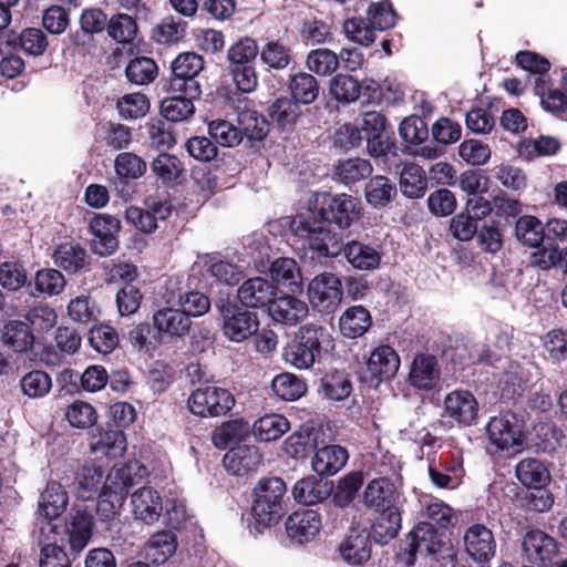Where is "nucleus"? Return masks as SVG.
<instances>
[{
	"mask_svg": "<svg viewBox=\"0 0 567 567\" xmlns=\"http://www.w3.org/2000/svg\"><path fill=\"white\" fill-rule=\"evenodd\" d=\"M333 348L334 340L326 328L307 324L300 328L295 340L285 347L282 357L289 365L306 370Z\"/></svg>",
	"mask_w": 567,
	"mask_h": 567,
	"instance_id": "1",
	"label": "nucleus"
},
{
	"mask_svg": "<svg viewBox=\"0 0 567 567\" xmlns=\"http://www.w3.org/2000/svg\"><path fill=\"white\" fill-rule=\"evenodd\" d=\"M287 487L280 477L259 481L254 491L252 518L257 529L277 524L284 516V497Z\"/></svg>",
	"mask_w": 567,
	"mask_h": 567,
	"instance_id": "2",
	"label": "nucleus"
},
{
	"mask_svg": "<svg viewBox=\"0 0 567 567\" xmlns=\"http://www.w3.org/2000/svg\"><path fill=\"white\" fill-rule=\"evenodd\" d=\"M220 315L223 336L230 342L241 343L255 336L259 330L256 312L243 309L233 303H216Z\"/></svg>",
	"mask_w": 567,
	"mask_h": 567,
	"instance_id": "3",
	"label": "nucleus"
},
{
	"mask_svg": "<svg viewBox=\"0 0 567 567\" xmlns=\"http://www.w3.org/2000/svg\"><path fill=\"white\" fill-rule=\"evenodd\" d=\"M235 404L234 395L224 388L205 386L194 390L188 400V410L198 416H219L226 414Z\"/></svg>",
	"mask_w": 567,
	"mask_h": 567,
	"instance_id": "4",
	"label": "nucleus"
},
{
	"mask_svg": "<svg viewBox=\"0 0 567 567\" xmlns=\"http://www.w3.org/2000/svg\"><path fill=\"white\" fill-rule=\"evenodd\" d=\"M316 203L321 205V217L324 221L333 223L340 228H349L360 216L361 207L357 198L348 194L316 195Z\"/></svg>",
	"mask_w": 567,
	"mask_h": 567,
	"instance_id": "5",
	"label": "nucleus"
},
{
	"mask_svg": "<svg viewBox=\"0 0 567 567\" xmlns=\"http://www.w3.org/2000/svg\"><path fill=\"white\" fill-rule=\"evenodd\" d=\"M343 296L341 279L332 272H322L310 280L307 297L310 305L320 312H332Z\"/></svg>",
	"mask_w": 567,
	"mask_h": 567,
	"instance_id": "6",
	"label": "nucleus"
},
{
	"mask_svg": "<svg viewBox=\"0 0 567 567\" xmlns=\"http://www.w3.org/2000/svg\"><path fill=\"white\" fill-rule=\"evenodd\" d=\"M489 442L498 450H519L523 445V426L513 413L494 416L486 426Z\"/></svg>",
	"mask_w": 567,
	"mask_h": 567,
	"instance_id": "7",
	"label": "nucleus"
},
{
	"mask_svg": "<svg viewBox=\"0 0 567 567\" xmlns=\"http://www.w3.org/2000/svg\"><path fill=\"white\" fill-rule=\"evenodd\" d=\"M302 230L310 250L318 257L334 258L342 252V237L333 231L324 221H301Z\"/></svg>",
	"mask_w": 567,
	"mask_h": 567,
	"instance_id": "8",
	"label": "nucleus"
},
{
	"mask_svg": "<svg viewBox=\"0 0 567 567\" xmlns=\"http://www.w3.org/2000/svg\"><path fill=\"white\" fill-rule=\"evenodd\" d=\"M131 514L135 520L153 526L163 516L164 502L161 492L143 486L131 494Z\"/></svg>",
	"mask_w": 567,
	"mask_h": 567,
	"instance_id": "9",
	"label": "nucleus"
},
{
	"mask_svg": "<svg viewBox=\"0 0 567 567\" xmlns=\"http://www.w3.org/2000/svg\"><path fill=\"white\" fill-rule=\"evenodd\" d=\"M120 220L111 215H95L89 229L92 234V250L100 256L113 255L118 247L117 233L120 231Z\"/></svg>",
	"mask_w": 567,
	"mask_h": 567,
	"instance_id": "10",
	"label": "nucleus"
},
{
	"mask_svg": "<svg viewBox=\"0 0 567 567\" xmlns=\"http://www.w3.org/2000/svg\"><path fill=\"white\" fill-rule=\"evenodd\" d=\"M478 415V403L475 396L466 390H455L444 399L442 416L452 422L470 426Z\"/></svg>",
	"mask_w": 567,
	"mask_h": 567,
	"instance_id": "11",
	"label": "nucleus"
},
{
	"mask_svg": "<svg viewBox=\"0 0 567 567\" xmlns=\"http://www.w3.org/2000/svg\"><path fill=\"white\" fill-rule=\"evenodd\" d=\"M203 58L194 52L179 54L172 63V71L175 80L172 85L184 90L186 94L195 97L199 95V84L195 81L196 75L203 70Z\"/></svg>",
	"mask_w": 567,
	"mask_h": 567,
	"instance_id": "12",
	"label": "nucleus"
},
{
	"mask_svg": "<svg viewBox=\"0 0 567 567\" xmlns=\"http://www.w3.org/2000/svg\"><path fill=\"white\" fill-rule=\"evenodd\" d=\"M152 323L163 338L179 339L187 336L192 328V320L179 308L162 307L154 311Z\"/></svg>",
	"mask_w": 567,
	"mask_h": 567,
	"instance_id": "13",
	"label": "nucleus"
},
{
	"mask_svg": "<svg viewBox=\"0 0 567 567\" xmlns=\"http://www.w3.org/2000/svg\"><path fill=\"white\" fill-rule=\"evenodd\" d=\"M525 558L533 565H545L558 553V544L548 534L540 529L527 532L522 540Z\"/></svg>",
	"mask_w": 567,
	"mask_h": 567,
	"instance_id": "14",
	"label": "nucleus"
},
{
	"mask_svg": "<svg viewBox=\"0 0 567 567\" xmlns=\"http://www.w3.org/2000/svg\"><path fill=\"white\" fill-rule=\"evenodd\" d=\"M465 551L475 561L482 564L494 557L496 542L489 528L482 524L472 525L463 537Z\"/></svg>",
	"mask_w": 567,
	"mask_h": 567,
	"instance_id": "15",
	"label": "nucleus"
},
{
	"mask_svg": "<svg viewBox=\"0 0 567 567\" xmlns=\"http://www.w3.org/2000/svg\"><path fill=\"white\" fill-rule=\"evenodd\" d=\"M400 368V358L390 346L375 348L367 360V371L377 385L392 379Z\"/></svg>",
	"mask_w": 567,
	"mask_h": 567,
	"instance_id": "16",
	"label": "nucleus"
},
{
	"mask_svg": "<svg viewBox=\"0 0 567 567\" xmlns=\"http://www.w3.org/2000/svg\"><path fill=\"white\" fill-rule=\"evenodd\" d=\"M321 516L313 509L295 512L286 522L288 536L299 544L313 540L321 529Z\"/></svg>",
	"mask_w": 567,
	"mask_h": 567,
	"instance_id": "17",
	"label": "nucleus"
},
{
	"mask_svg": "<svg viewBox=\"0 0 567 567\" xmlns=\"http://www.w3.org/2000/svg\"><path fill=\"white\" fill-rule=\"evenodd\" d=\"M411 544L405 564H412L414 557L419 554L427 556L437 553L442 547V539L432 524L426 522L419 523L410 533Z\"/></svg>",
	"mask_w": 567,
	"mask_h": 567,
	"instance_id": "18",
	"label": "nucleus"
},
{
	"mask_svg": "<svg viewBox=\"0 0 567 567\" xmlns=\"http://www.w3.org/2000/svg\"><path fill=\"white\" fill-rule=\"evenodd\" d=\"M276 296V286L261 277L246 280L238 288L237 297L248 308L270 306Z\"/></svg>",
	"mask_w": 567,
	"mask_h": 567,
	"instance_id": "19",
	"label": "nucleus"
},
{
	"mask_svg": "<svg viewBox=\"0 0 567 567\" xmlns=\"http://www.w3.org/2000/svg\"><path fill=\"white\" fill-rule=\"evenodd\" d=\"M400 493L395 485L385 477L372 480L363 493V503L375 511L398 506Z\"/></svg>",
	"mask_w": 567,
	"mask_h": 567,
	"instance_id": "20",
	"label": "nucleus"
},
{
	"mask_svg": "<svg viewBox=\"0 0 567 567\" xmlns=\"http://www.w3.org/2000/svg\"><path fill=\"white\" fill-rule=\"evenodd\" d=\"M342 559L352 566H360L369 560L371 555L370 534L365 529L353 528L340 544Z\"/></svg>",
	"mask_w": 567,
	"mask_h": 567,
	"instance_id": "21",
	"label": "nucleus"
},
{
	"mask_svg": "<svg viewBox=\"0 0 567 567\" xmlns=\"http://www.w3.org/2000/svg\"><path fill=\"white\" fill-rule=\"evenodd\" d=\"M269 316L277 322L296 326L307 318L308 305L295 296L274 298L268 308Z\"/></svg>",
	"mask_w": 567,
	"mask_h": 567,
	"instance_id": "22",
	"label": "nucleus"
},
{
	"mask_svg": "<svg viewBox=\"0 0 567 567\" xmlns=\"http://www.w3.org/2000/svg\"><path fill=\"white\" fill-rule=\"evenodd\" d=\"M177 540L173 533L162 530L153 534L142 548L141 556L145 564L161 565L176 551Z\"/></svg>",
	"mask_w": 567,
	"mask_h": 567,
	"instance_id": "23",
	"label": "nucleus"
},
{
	"mask_svg": "<svg viewBox=\"0 0 567 567\" xmlns=\"http://www.w3.org/2000/svg\"><path fill=\"white\" fill-rule=\"evenodd\" d=\"M262 456L255 445H243L231 449L224 456V466L235 475H246L257 471Z\"/></svg>",
	"mask_w": 567,
	"mask_h": 567,
	"instance_id": "24",
	"label": "nucleus"
},
{
	"mask_svg": "<svg viewBox=\"0 0 567 567\" xmlns=\"http://www.w3.org/2000/svg\"><path fill=\"white\" fill-rule=\"evenodd\" d=\"M441 370L436 359L430 354H419L414 358L409 380L414 388L431 390L440 381Z\"/></svg>",
	"mask_w": 567,
	"mask_h": 567,
	"instance_id": "25",
	"label": "nucleus"
},
{
	"mask_svg": "<svg viewBox=\"0 0 567 567\" xmlns=\"http://www.w3.org/2000/svg\"><path fill=\"white\" fill-rule=\"evenodd\" d=\"M348 452L339 445H326L318 449L311 458L312 470L320 476L337 474L348 461Z\"/></svg>",
	"mask_w": 567,
	"mask_h": 567,
	"instance_id": "26",
	"label": "nucleus"
},
{
	"mask_svg": "<svg viewBox=\"0 0 567 567\" xmlns=\"http://www.w3.org/2000/svg\"><path fill=\"white\" fill-rule=\"evenodd\" d=\"M69 504V496L64 487L58 482H50L39 498V513L52 520L64 513Z\"/></svg>",
	"mask_w": 567,
	"mask_h": 567,
	"instance_id": "27",
	"label": "nucleus"
},
{
	"mask_svg": "<svg viewBox=\"0 0 567 567\" xmlns=\"http://www.w3.org/2000/svg\"><path fill=\"white\" fill-rule=\"evenodd\" d=\"M519 483L527 488L540 489L550 481L546 465L538 458L527 457L519 461L515 467Z\"/></svg>",
	"mask_w": 567,
	"mask_h": 567,
	"instance_id": "28",
	"label": "nucleus"
},
{
	"mask_svg": "<svg viewBox=\"0 0 567 567\" xmlns=\"http://www.w3.org/2000/svg\"><path fill=\"white\" fill-rule=\"evenodd\" d=\"M331 491V485L328 482L316 476H308L295 484L292 495L300 504L315 505L324 501Z\"/></svg>",
	"mask_w": 567,
	"mask_h": 567,
	"instance_id": "29",
	"label": "nucleus"
},
{
	"mask_svg": "<svg viewBox=\"0 0 567 567\" xmlns=\"http://www.w3.org/2000/svg\"><path fill=\"white\" fill-rule=\"evenodd\" d=\"M347 261L358 270H374L381 261L380 252L369 245L352 240L343 245Z\"/></svg>",
	"mask_w": 567,
	"mask_h": 567,
	"instance_id": "30",
	"label": "nucleus"
},
{
	"mask_svg": "<svg viewBox=\"0 0 567 567\" xmlns=\"http://www.w3.org/2000/svg\"><path fill=\"white\" fill-rule=\"evenodd\" d=\"M427 181L424 169L414 163H404L400 172V188L409 198H420L425 194Z\"/></svg>",
	"mask_w": 567,
	"mask_h": 567,
	"instance_id": "31",
	"label": "nucleus"
},
{
	"mask_svg": "<svg viewBox=\"0 0 567 567\" xmlns=\"http://www.w3.org/2000/svg\"><path fill=\"white\" fill-rule=\"evenodd\" d=\"M401 513L398 506L380 509L372 526V535L378 543L385 544L393 539L401 529Z\"/></svg>",
	"mask_w": 567,
	"mask_h": 567,
	"instance_id": "32",
	"label": "nucleus"
},
{
	"mask_svg": "<svg viewBox=\"0 0 567 567\" xmlns=\"http://www.w3.org/2000/svg\"><path fill=\"white\" fill-rule=\"evenodd\" d=\"M290 429L289 421L281 414H266L252 424V433L261 442L280 439Z\"/></svg>",
	"mask_w": 567,
	"mask_h": 567,
	"instance_id": "33",
	"label": "nucleus"
},
{
	"mask_svg": "<svg viewBox=\"0 0 567 567\" xmlns=\"http://www.w3.org/2000/svg\"><path fill=\"white\" fill-rule=\"evenodd\" d=\"M340 331L348 338H358L371 326L369 311L362 306H353L347 309L339 320Z\"/></svg>",
	"mask_w": 567,
	"mask_h": 567,
	"instance_id": "34",
	"label": "nucleus"
},
{
	"mask_svg": "<svg viewBox=\"0 0 567 567\" xmlns=\"http://www.w3.org/2000/svg\"><path fill=\"white\" fill-rule=\"evenodd\" d=\"M2 341L12 351L24 353L32 348L34 338L27 323L12 320L3 328Z\"/></svg>",
	"mask_w": 567,
	"mask_h": 567,
	"instance_id": "35",
	"label": "nucleus"
},
{
	"mask_svg": "<svg viewBox=\"0 0 567 567\" xmlns=\"http://www.w3.org/2000/svg\"><path fill=\"white\" fill-rule=\"evenodd\" d=\"M145 470L137 463L132 462L122 466H114L107 474L104 485L126 497L128 488L136 484L138 472Z\"/></svg>",
	"mask_w": 567,
	"mask_h": 567,
	"instance_id": "36",
	"label": "nucleus"
},
{
	"mask_svg": "<svg viewBox=\"0 0 567 567\" xmlns=\"http://www.w3.org/2000/svg\"><path fill=\"white\" fill-rule=\"evenodd\" d=\"M54 264L68 272L75 274L86 264V251L79 244L68 241L59 245L53 254Z\"/></svg>",
	"mask_w": 567,
	"mask_h": 567,
	"instance_id": "37",
	"label": "nucleus"
},
{
	"mask_svg": "<svg viewBox=\"0 0 567 567\" xmlns=\"http://www.w3.org/2000/svg\"><path fill=\"white\" fill-rule=\"evenodd\" d=\"M90 446L95 454L115 458L125 452L126 439L120 430H105L99 433Z\"/></svg>",
	"mask_w": 567,
	"mask_h": 567,
	"instance_id": "38",
	"label": "nucleus"
},
{
	"mask_svg": "<svg viewBox=\"0 0 567 567\" xmlns=\"http://www.w3.org/2000/svg\"><path fill=\"white\" fill-rule=\"evenodd\" d=\"M103 482V472L95 465L82 466L75 476L74 486L76 495L83 501L94 497L100 491Z\"/></svg>",
	"mask_w": 567,
	"mask_h": 567,
	"instance_id": "39",
	"label": "nucleus"
},
{
	"mask_svg": "<svg viewBox=\"0 0 567 567\" xmlns=\"http://www.w3.org/2000/svg\"><path fill=\"white\" fill-rule=\"evenodd\" d=\"M372 166L369 161L363 158H349L339 162L334 167V179L346 185H351L370 176Z\"/></svg>",
	"mask_w": 567,
	"mask_h": 567,
	"instance_id": "40",
	"label": "nucleus"
},
{
	"mask_svg": "<svg viewBox=\"0 0 567 567\" xmlns=\"http://www.w3.org/2000/svg\"><path fill=\"white\" fill-rule=\"evenodd\" d=\"M364 193L371 206L383 207L393 199L396 189L388 177L378 175L367 183Z\"/></svg>",
	"mask_w": 567,
	"mask_h": 567,
	"instance_id": "41",
	"label": "nucleus"
},
{
	"mask_svg": "<svg viewBox=\"0 0 567 567\" xmlns=\"http://www.w3.org/2000/svg\"><path fill=\"white\" fill-rule=\"evenodd\" d=\"M515 234L520 243L532 248H538L544 241V226L538 218L530 215L518 218Z\"/></svg>",
	"mask_w": 567,
	"mask_h": 567,
	"instance_id": "42",
	"label": "nucleus"
},
{
	"mask_svg": "<svg viewBox=\"0 0 567 567\" xmlns=\"http://www.w3.org/2000/svg\"><path fill=\"white\" fill-rule=\"evenodd\" d=\"M272 391L285 401H295L301 398L306 391V383L292 373H280L271 382Z\"/></svg>",
	"mask_w": 567,
	"mask_h": 567,
	"instance_id": "43",
	"label": "nucleus"
},
{
	"mask_svg": "<svg viewBox=\"0 0 567 567\" xmlns=\"http://www.w3.org/2000/svg\"><path fill=\"white\" fill-rule=\"evenodd\" d=\"M306 65L310 72L319 76H328L339 68V58L329 49H315L308 53Z\"/></svg>",
	"mask_w": 567,
	"mask_h": 567,
	"instance_id": "44",
	"label": "nucleus"
},
{
	"mask_svg": "<svg viewBox=\"0 0 567 567\" xmlns=\"http://www.w3.org/2000/svg\"><path fill=\"white\" fill-rule=\"evenodd\" d=\"M248 430L249 425L244 420H231L214 430L212 441L217 449L225 450L244 437Z\"/></svg>",
	"mask_w": 567,
	"mask_h": 567,
	"instance_id": "45",
	"label": "nucleus"
},
{
	"mask_svg": "<svg viewBox=\"0 0 567 567\" xmlns=\"http://www.w3.org/2000/svg\"><path fill=\"white\" fill-rule=\"evenodd\" d=\"M289 86L297 103L310 104L319 94L318 82L310 73L299 72L291 76Z\"/></svg>",
	"mask_w": 567,
	"mask_h": 567,
	"instance_id": "46",
	"label": "nucleus"
},
{
	"mask_svg": "<svg viewBox=\"0 0 567 567\" xmlns=\"http://www.w3.org/2000/svg\"><path fill=\"white\" fill-rule=\"evenodd\" d=\"M324 395L333 401H342L352 392V383L343 371H331L322 379Z\"/></svg>",
	"mask_w": 567,
	"mask_h": 567,
	"instance_id": "47",
	"label": "nucleus"
},
{
	"mask_svg": "<svg viewBox=\"0 0 567 567\" xmlns=\"http://www.w3.org/2000/svg\"><path fill=\"white\" fill-rule=\"evenodd\" d=\"M22 393L30 399L44 398L52 389L51 377L41 370L28 372L20 380Z\"/></svg>",
	"mask_w": 567,
	"mask_h": 567,
	"instance_id": "48",
	"label": "nucleus"
},
{
	"mask_svg": "<svg viewBox=\"0 0 567 567\" xmlns=\"http://www.w3.org/2000/svg\"><path fill=\"white\" fill-rule=\"evenodd\" d=\"M127 80L136 85H145L153 82L157 75L156 63L146 56L135 58L125 69Z\"/></svg>",
	"mask_w": 567,
	"mask_h": 567,
	"instance_id": "49",
	"label": "nucleus"
},
{
	"mask_svg": "<svg viewBox=\"0 0 567 567\" xmlns=\"http://www.w3.org/2000/svg\"><path fill=\"white\" fill-rule=\"evenodd\" d=\"M106 30L114 41L125 44L135 39L137 24L128 14L118 13L107 21Z\"/></svg>",
	"mask_w": 567,
	"mask_h": 567,
	"instance_id": "50",
	"label": "nucleus"
},
{
	"mask_svg": "<svg viewBox=\"0 0 567 567\" xmlns=\"http://www.w3.org/2000/svg\"><path fill=\"white\" fill-rule=\"evenodd\" d=\"M330 94L339 102L350 103L359 99L361 85L357 79L347 74H337L330 81Z\"/></svg>",
	"mask_w": 567,
	"mask_h": 567,
	"instance_id": "51",
	"label": "nucleus"
},
{
	"mask_svg": "<svg viewBox=\"0 0 567 567\" xmlns=\"http://www.w3.org/2000/svg\"><path fill=\"white\" fill-rule=\"evenodd\" d=\"M172 96L162 101L161 113L171 122H183L188 120L195 111L192 96Z\"/></svg>",
	"mask_w": 567,
	"mask_h": 567,
	"instance_id": "52",
	"label": "nucleus"
},
{
	"mask_svg": "<svg viewBox=\"0 0 567 567\" xmlns=\"http://www.w3.org/2000/svg\"><path fill=\"white\" fill-rule=\"evenodd\" d=\"M495 178L507 189L522 192L527 186V176L520 167L501 163L492 169Z\"/></svg>",
	"mask_w": 567,
	"mask_h": 567,
	"instance_id": "53",
	"label": "nucleus"
},
{
	"mask_svg": "<svg viewBox=\"0 0 567 567\" xmlns=\"http://www.w3.org/2000/svg\"><path fill=\"white\" fill-rule=\"evenodd\" d=\"M238 124L241 135H246L251 141H261L268 133L267 121L252 110L241 111L238 115Z\"/></svg>",
	"mask_w": 567,
	"mask_h": 567,
	"instance_id": "54",
	"label": "nucleus"
},
{
	"mask_svg": "<svg viewBox=\"0 0 567 567\" xmlns=\"http://www.w3.org/2000/svg\"><path fill=\"white\" fill-rule=\"evenodd\" d=\"M196 265L205 268L206 272L218 281H224L230 285L237 280L235 266L219 260L216 256H200L198 257Z\"/></svg>",
	"mask_w": 567,
	"mask_h": 567,
	"instance_id": "55",
	"label": "nucleus"
},
{
	"mask_svg": "<svg viewBox=\"0 0 567 567\" xmlns=\"http://www.w3.org/2000/svg\"><path fill=\"white\" fill-rule=\"evenodd\" d=\"M363 483L360 472H351L342 477L333 492V502L339 507L349 505Z\"/></svg>",
	"mask_w": 567,
	"mask_h": 567,
	"instance_id": "56",
	"label": "nucleus"
},
{
	"mask_svg": "<svg viewBox=\"0 0 567 567\" xmlns=\"http://www.w3.org/2000/svg\"><path fill=\"white\" fill-rule=\"evenodd\" d=\"M66 285L62 272L56 269H41L35 274L34 286L37 291L48 296H58Z\"/></svg>",
	"mask_w": 567,
	"mask_h": 567,
	"instance_id": "57",
	"label": "nucleus"
},
{
	"mask_svg": "<svg viewBox=\"0 0 567 567\" xmlns=\"http://www.w3.org/2000/svg\"><path fill=\"white\" fill-rule=\"evenodd\" d=\"M92 532V516L91 514L78 512V514L73 517L72 526L70 529V546L72 549L80 551L82 550L90 537Z\"/></svg>",
	"mask_w": 567,
	"mask_h": 567,
	"instance_id": "58",
	"label": "nucleus"
},
{
	"mask_svg": "<svg viewBox=\"0 0 567 567\" xmlns=\"http://www.w3.org/2000/svg\"><path fill=\"white\" fill-rule=\"evenodd\" d=\"M208 132L212 138L226 147H234L243 140L240 130L225 120L210 122L208 125Z\"/></svg>",
	"mask_w": 567,
	"mask_h": 567,
	"instance_id": "59",
	"label": "nucleus"
},
{
	"mask_svg": "<svg viewBox=\"0 0 567 567\" xmlns=\"http://www.w3.org/2000/svg\"><path fill=\"white\" fill-rule=\"evenodd\" d=\"M89 342L95 351L107 354L117 347L118 336L111 326L101 324L90 330Z\"/></svg>",
	"mask_w": 567,
	"mask_h": 567,
	"instance_id": "60",
	"label": "nucleus"
},
{
	"mask_svg": "<svg viewBox=\"0 0 567 567\" xmlns=\"http://www.w3.org/2000/svg\"><path fill=\"white\" fill-rule=\"evenodd\" d=\"M117 110L124 118H140L150 110V101L142 93L126 94L117 101Z\"/></svg>",
	"mask_w": 567,
	"mask_h": 567,
	"instance_id": "61",
	"label": "nucleus"
},
{
	"mask_svg": "<svg viewBox=\"0 0 567 567\" xmlns=\"http://www.w3.org/2000/svg\"><path fill=\"white\" fill-rule=\"evenodd\" d=\"M24 267L16 261H6L0 265V286L9 291H18L27 282Z\"/></svg>",
	"mask_w": 567,
	"mask_h": 567,
	"instance_id": "62",
	"label": "nucleus"
},
{
	"mask_svg": "<svg viewBox=\"0 0 567 567\" xmlns=\"http://www.w3.org/2000/svg\"><path fill=\"white\" fill-rule=\"evenodd\" d=\"M261 61L274 69H285L291 59L290 49L282 42L268 41L260 51Z\"/></svg>",
	"mask_w": 567,
	"mask_h": 567,
	"instance_id": "63",
	"label": "nucleus"
},
{
	"mask_svg": "<svg viewBox=\"0 0 567 567\" xmlns=\"http://www.w3.org/2000/svg\"><path fill=\"white\" fill-rule=\"evenodd\" d=\"M115 172L120 177L140 178L146 172V163L133 153H121L115 158Z\"/></svg>",
	"mask_w": 567,
	"mask_h": 567,
	"instance_id": "64",
	"label": "nucleus"
}]
</instances>
